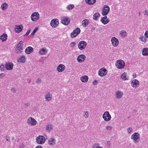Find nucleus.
<instances>
[{
	"label": "nucleus",
	"instance_id": "obj_32",
	"mask_svg": "<svg viewBox=\"0 0 148 148\" xmlns=\"http://www.w3.org/2000/svg\"><path fill=\"white\" fill-rule=\"evenodd\" d=\"M8 7V5L7 3H4L1 5V8L2 10H4L7 9Z\"/></svg>",
	"mask_w": 148,
	"mask_h": 148
},
{
	"label": "nucleus",
	"instance_id": "obj_20",
	"mask_svg": "<svg viewBox=\"0 0 148 148\" xmlns=\"http://www.w3.org/2000/svg\"><path fill=\"white\" fill-rule=\"evenodd\" d=\"M123 95V92L118 90L115 93V97L117 99H120L121 98Z\"/></svg>",
	"mask_w": 148,
	"mask_h": 148
},
{
	"label": "nucleus",
	"instance_id": "obj_6",
	"mask_svg": "<svg viewBox=\"0 0 148 148\" xmlns=\"http://www.w3.org/2000/svg\"><path fill=\"white\" fill-rule=\"evenodd\" d=\"M61 22L62 23L65 25H67L70 23V20L67 16H63L61 18Z\"/></svg>",
	"mask_w": 148,
	"mask_h": 148
},
{
	"label": "nucleus",
	"instance_id": "obj_25",
	"mask_svg": "<svg viewBox=\"0 0 148 148\" xmlns=\"http://www.w3.org/2000/svg\"><path fill=\"white\" fill-rule=\"evenodd\" d=\"M89 23V21L87 19H85L82 21V25L83 27H86L88 25Z\"/></svg>",
	"mask_w": 148,
	"mask_h": 148
},
{
	"label": "nucleus",
	"instance_id": "obj_27",
	"mask_svg": "<svg viewBox=\"0 0 148 148\" xmlns=\"http://www.w3.org/2000/svg\"><path fill=\"white\" fill-rule=\"evenodd\" d=\"M47 52V50L45 48H42L39 51V53L40 55H45Z\"/></svg>",
	"mask_w": 148,
	"mask_h": 148
},
{
	"label": "nucleus",
	"instance_id": "obj_38",
	"mask_svg": "<svg viewBox=\"0 0 148 148\" xmlns=\"http://www.w3.org/2000/svg\"><path fill=\"white\" fill-rule=\"evenodd\" d=\"M38 27L35 28L33 30V31L30 34V36L31 37H33L35 33L38 30Z\"/></svg>",
	"mask_w": 148,
	"mask_h": 148
},
{
	"label": "nucleus",
	"instance_id": "obj_30",
	"mask_svg": "<svg viewBox=\"0 0 148 148\" xmlns=\"http://www.w3.org/2000/svg\"><path fill=\"white\" fill-rule=\"evenodd\" d=\"M48 143L49 145H54L56 143L55 139L53 138H51L49 140Z\"/></svg>",
	"mask_w": 148,
	"mask_h": 148
},
{
	"label": "nucleus",
	"instance_id": "obj_47",
	"mask_svg": "<svg viewBox=\"0 0 148 148\" xmlns=\"http://www.w3.org/2000/svg\"><path fill=\"white\" fill-rule=\"evenodd\" d=\"M76 44L75 42H71L70 44V46L71 47H74Z\"/></svg>",
	"mask_w": 148,
	"mask_h": 148
},
{
	"label": "nucleus",
	"instance_id": "obj_19",
	"mask_svg": "<svg viewBox=\"0 0 148 148\" xmlns=\"http://www.w3.org/2000/svg\"><path fill=\"white\" fill-rule=\"evenodd\" d=\"M65 68V66L63 64H60L57 67V70L61 72L64 71Z\"/></svg>",
	"mask_w": 148,
	"mask_h": 148
},
{
	"label": "nucleus",
	"instance_id": "obj_35",
	"mask_svg": "<svg viewBox=\"0 0 148 148\" xmlns=\"http://www.w3.org/2000/svg\"><path fill=\"white\" fill-rule=\"evenodd\" d=\"M100 14L99 12H97L95 13L94 14L93 16V19L96 21L97 20L99 17L100 16Z\"/></svg>",
	"mask_w": 148,
	"mask_h": 148
},
{
	"label": "nucleus",
	"instance_id": "obj_39",
	"mask_svg": "<svg viewBox=\"0 0 148 148\" xmlns=\"http://www.w3.org/2000/svg\"><path fill=\"white\" fill-rule=\"evenodd\" d=\"M83 115L84 117L86 118L88 117L89 113L88 111H85L83 113Z\"/></svg>",
	"mask_w": 148,
	"mask_h": 148
},
{
	"label": "nucleus",
	"instance_id": "obj_9",
	"mask_svg": "<svg viewBox=\"0 0 148 148\" xmlns=\"http://www.w3.org/2000/svg\"><path fill=\"white\" fill-rule=\"evenodd\" d=\"M110 10V8L109 6L105 5L102 10L101 14L102 15L105 16L107 15Z\"/></svg>",
	"mask_w": 148,
	"mask_h": 148
},
{
	"label": "nucleus",
	"instance_id": "obj_22",
	"mask_svg": "<svg viewBox=\"0 0 148 148\" xmlns=\"http://www.w3.org/2000/svg\"><path fill=\"white\" fill-rule=\"evenodd\" d=\"M23 28V27L22 25H16L15 28V31L17 33L20 32L22 31Z\"/></svg>",
	"mask_w": 148,
	"mask_h": 148
},
{
	"label": "nucleus",
	"instance_id": "obj_24",
	"mask_svg": "<svg viewBox=\"0 0 148 148\" xmlns=\"http://www.w3.org/2000/svg\"><path fill=\"white\" fill-rule=\"evenodd\" d=\"M88 77L86 75H83L80 78L81 81L84 83H86L88 82Z\"/></svg>",
	"mask_w": 148,
	"mask_h": 148
},
{
	"label": "nucleus",
	"instance_id": "obj_50",
	"mask_svg": "<svg viewBox=\"0 0 148 148\" xmlns=\"http://www.w3.org/2000/svg\"><path fill=\"white\" fill-rule=\"evenodd\" d=\"M11 92H13L14 93L15 92H16V90H15V88H12L11 89Z\"/></svg>",
	"mask_w": 148,
	"mask_h": 148
},
{
	"label": "nucleus",
	"instance_id": "obj_7",
	"mask_svg": "<svg viewBox=\"0 0 148 148\" xmlns=\"http://www.w3.org/2000/svg\"><path fill=\"white\" fill-rule=\"evenodd\" d=\"M86 42L82 40L79 42L78 47L80 50H82L86 48Z\"/></svg>",
	"mask_w": 148,
	"mask_h": 148
},
{
	"label": "nucleus",
	"instance_id": "obj_13",
	"mask_svg": "<svg viewBox=\"0 0 148 148\" xmlns=\"http://www.w3.org/2000/svg\"><path fill=\"white\" fill-rule=\"evenodd\" d=\"M140 82L136 79H134L131 82V84L132 86L135 88H137L139 86Z\"/></svg>",
	"mask_w": 148,
	"mask_h": 148
},
{
	"label": "nucleus",
	"instance_id": "obj_8",
	"mask_svg": "<svg viewBox=\"0 0 148 148\" xmlns=\"http://www.w3.org/2000/svg\"><path fill=\"white\" fill-rule=\"evenodd\" d=\"M28 124L31 126H35L37 123V121L32 117H29L27 120Z\"/></svg>",
	"mask_w": 148,
	"mask_h": 148
},
{
	"label": "nucleus",
	"instance_id": "obj_41",
	"mask_svg": "<svg viewBox=\"0 0 148 148\" xmlns=\"http://www.w3.org/2000/svg\"><path fill=\"white\" fill-rule=\"evenodd\" d=\"M127 132L128 134H131L133 131L132 128L129 127L127 129Z\"/></svg>",
	"mask_w": 148,
	"mask_h": 148
},
{
	"label": "nucleus",
	"instance_id": "obj_51",
	"mask_svg": "<svg viewBox=\"0 0 148 148\" xmlns=\"http://www.w3.org/2000/svg\"><path fill=\"white\" fill-rule=\"evenodd\" d=\"M36 81L37 83H40L41 82V79L39 78H38L37 79Z\"/></svg>",
	"mask_w": 148,
	"mask_h": 148
},
{
	"label": "nucleus",
	"instance_id": "obj_37",
	"mask_svg": "<svg viewBox=\"0 0 148 148\" xmlns=\"http://www.w3.org/2000/svg\"><path fill=\"white\" fill-rule=\"evenodd\" d=\"M25 58L24 56H21L18 59V61L21 62H23L25 61Z\"/></svg>",
	"mask_w": 148,
	"mask_h": 148
},
{
	"label": "nucleus",
	"instance_id": "obj_15",
	"mask_svg": "<svg viewBox=\"0 0 148 148\" xmlns=\"http://www.w3.org/2000/svg\"><path fill=\"white\" fill-rule=\"evenodd\" d=\"M86 56L83 54L80 55L77 57V60L79 63L83 62L85 60Z\"/></svg>",
	"mask_w": 148,
	"mask_h": 148
},
{
	"label": "nucleus",
	"instance_id": "obj_28",
	"mask_svg": "<svg viewBox=\"0 0 148 148\" xmlns=\"http://www.w3.org/2000/svg\"><path fill=\"white\" fill-rule=\"evenodd\" d=\"M53 127V126L51 124H49L46 126L45 129L47 131L49 132L51 131Z\"/></svg>",
	"mask_w": 148,
	"mask_h": 148
},
{
	"label": "nucleus",
	"instance_id": "obj_31",
	"mask_svg": "<svg viewBox=\"0 0 148 148\" xmlns=\"http://www.w3.org/2000/svg\"><path fill=\"white\" fill-rule=\"evenodd\" d=\"M142 54L145 56H148V48H145L143 49L142 51Z\"/></svg>",
	"mask_w": 148,
	"mask_h": 148
},
{
	"label": "nucleus",
	"instance_id": "obj_1",
	"mask_svg": "<svg viewBox=\"0 0 148 148\" xmlns=\"http://www.w3.org/2000/svg\"><path fill=\"white\" fill-rule=\"evenodd\" d=\"M31 20L33 22H36L40 18V15L38 12H33L31 16Z\"/></svg>",
	"mask_w": 148,
	"mask_h": 148
},
{
	"label": "nucleus",
	"instance_id": "obj_52",
	"mask_svg": "<svg viewBox=\"0 0 148 148\" xmlns=\"http://www.w3.org/2000/svg\"><path fill=\"white\" fill-rule=\"evenodd\" d=\"M35 148H43V147L41 145H38L36 146Z\"/></svg>",
	"mask_w": 148,
	"mask_h": 148
},
{
	"label": "nucleus",
	"instance_id": "obj_21",
	"mask_svg": "<svg viewBox=\"0 0 148 148\" xmlns=\"http://www.w3.org/2000/svg\"><path fill=\"white\" fill-rule=\"evenodd\" d=\"M101 21L102 23L105 25L109 22L110 20L107 18L106 16H105L104 17L101 18Z\"/></svg>",
	"mask_w": 148,
	"mask_h": 148
},
{
	"label": "nucleus",
	"instance_id": "obj_40",
	"mask_svg": "<svg viewBox=\"0 0 148 148\" xmlns=\"http://www.w3.org/2000/svg\"><path fill=\"white\" fill-rule=\"evenodd\" d=\"M74 6L73 5L70 4L67 7V9L69 10H71L74 8Z\"/></svg>",
	"mask_w": 148,
	"mask_h": 148
},
{
	"label": "nucleus",
	"instance_id": "obj_33",
	"mask_svg": "<svg viewBox=\"0 0 148 148\" xmlns=\"http://www.w3.org/2000/svg\"><path fill=\"white\" fill-rule=\"evenodd\" d=\"M7 35L5 34H3L0 36V39L2 41H4L7 40Z\"/></svg>",
	"mask_w": 148,
	"mask_h": 148
},
{
	"label": "nucleus",
	"instance_id": "obj_16",
	"mask_svg": "<svg viewBox=\"0 0 148 148\" xmlns=\"http://www.w3.org/2000/svg\"><path fill=\"white\" fill-rule=\"evenodd\" d=\"M111 41L112 45L114 47H117L119 43L118 39L114 37L112 38Z\"/></svg>",
	"mask_w": 148,
	"mask_h": 148
},
{
	"label": "nucleus",
	"instance_id": "obj_18",
	"mask_svg": "<svg viewBox=\"0 0 148 148\" xmlns=\"http://www.w3.org/2000/svg\"><path fill=\"white\" fill-rule=\"evenodd\" d=\"M52 97V94L49 92L47 93L45 95V98L46 101H49L51 100Z\"/></svg>",
	"mask_w": 148,
	"mask_h": 148
},
{
	"label": "nucleus",
	"instance_id": "obj_48",
	"mask_svg": "<svg viewBox=\"0 0 148 148\" xmlns=\"http://www.w3.org/2000/svg\"><path fill=\"white\" fill-rule=\"evenodd\" d=\"M145 37L148 38V31H146L144 34Z\"/></svg>",
	"mask_w": 148,
	"mask_h": 148
},
{
	"label": "nucleus",
	"instance_id": "obj_4",
	"mask_svg": "<svg viewBox=\"0 0 148 148\" xmlns=\"http://www.w3.org/2000/svg\"><path fill=\"white\" fill-rule=\"evenodd\" d=\"M116 67L118 69H121L125 66V62L121 60H117L115 63Z\"/></svg>",
	"mask_w": 148,
	"mask_h": 148
},
{
	"label": "nucleus",
	"instance_id": "obj_42",
	"mask_svg": "<svg viewBox=\"0 0 148 148\" xmlns=\"http://www.w3.org/2000/svg\"><path fill=\"white\" fill-rule=\"evenodd\" d=\"M143 14L145 15L148 16V9L145 10L143 12Z\"/></svg>",
	"mask_w": 148,
	"mask_h": 148
},
{
	"label": "nucleus",
	"instance_id": "obj_54",
	"mask_svg": "<svg viewBox=\"0 0 148 148\" xmlns=\"http://www.w3.org/2000/svg\"><path fill=\"white\" fill-rule=\"evenodd\" d=\"M96 148H103L101 146H97Z\"/></svg>",
	"mask_w": 148,
	"mask_h": 148
},
{
	"label": "nucleus",
	"instance_id": "obj_2",
	"mask_svg": "<svg viewBox=\"0 0 148 148\" xmlns=\"http://www.w3.org/2000/svg\"><path fill=\"white\" fill-rule=\"evenodd\" d=\"M131 138L133 140L134 143H138L140 140V134L138 133H134L131 135Z\"/></svg>",
	"mask_w": 148,
	"mask_h": 148
},
{
	"label": "nucleus",
	"instance_id": "obj_43",
	"mask_svg": "<svg viewBox=\"0 0 148 148\" xmlns=\"http://www.w3.org/2000/svg\"><path fill=\"white\" fill-rule=\"evenodd\" d=\"M106 129L107 130H111L112 128V127L111 126H107L106 127Z\"/></svg>",
	"mask_w": 148,
	"mask_h": 148
},
{
	"label": "nucleus",
	"instance_id": "obj_34",
	"mask_svg": "<svg viewBox=\"0 0 148 148\" xmlns=\"http://www.w3.org/2000/svg\"><path fill=\"white\" fill-rule=\"evenodd\" d=\"M96 0H85L86 2L89 5L93 4L96 2Z\"/></svg>",
	"mask_w": 148,
	"mask_h": 148
},
{
	"label": "nucleus",
	"instance_id": "obj_11",
	"mask_svg": "<svg viewBox=\"0 0 148 148\" xmlns=\"http://www.w3.org/2000/svg\"><path fill=\"white\" fill-rule=\"evenodd\" d=\"M107 73V71L106 69L103 67L100 69L98 72V75L101 77H103L106 75Z\"/></svg>",
	"mask_w": 148,
	"mask_h": 148
},
{
	"label": "nucleus",
	"instance_id": "obj_36",
	"mask_svg": "<svg viewBox=\"0 0 148 148\" xmlns=\"http://www.w3.org/2000/svg\"><path fill=\"white\" fill-rule=\"evenodd\" d=\"M121 78L124 80H127L128 79V78L126 76V74L125 73H123L121 75Z\"/></svg>",
	"mask_w": 148,
	"mask_h": 148
},
{
	"label": "nucleus",
	"instance_id": "obj_44",
	"mask_svg": "<svg viewBox=\"0 0 148 148\" xmlns=\"http://www.w3.org/2000/svg\"><path fill=\"white\" fill-rule=\"evenodd\" d=\"M4 66L3 64H1L0 65V70L1 71H4Z\"/></svg>",
	"mask_w": 148,
	"mask_h": 148
},
{
	"label": "nucleus",
	"instance_id": "obj_12",
	"mask_svg": "<svg viewBox=\"0 0 148 148\" xmlns=\"http://www.w3.org/2000/svg\"><path fill=\"white\" fill-rule=\"evenodd\" d=\"M59 24L58 20L56 18L52 20L50 22L51 26L53 28L57 27Z\"/></svg>",
	"mask_w": 148,
	"mask_h": 148
},
{
	"label": "nucleus",
	"instance_id": "obj_5",
	"mask_svg": "<svg viewBox=\"0 0 148 148\" xmlns=\"http://www.w3.org/2000/svg\"><path fill=\"white\" fill-rule=\"evenodd\" d=\"M102 117L104 120L108 122L110 121L111 118V116L108 111H106L103 114Z\"/></svg>",
	"mask_w": 148,
	"mask_h": 148
},
{
	"label": "nucleus",
	"instance_id": "obj_45",
	"mask_svg": "<svg viewBox=\"0 0 148 148\" xmlns=\"http://www.w3.org/2000/svg\"><path fill=\"white\" fill-rule=\"evenodd\" d=\"M30 31H31L30 29H29L27 31V32H26L25 34L24 35V37L26 36L29 34V33H30Z\"/></svg>",
	"mask_w": 148,
	"mask_h": 148
},
{
	"label": "nucleus",
	"instance_id": "obj_46",
	"mask_svg": "<svg viewBox=\"0 0 148 148\" xmlns=\"http://www.w3.org/2000/svg\"><path fill=\"white\" fill-rule=\"evenodd\" d=\"M5 74L3 73H2L0 74V78L1 79L5 77Z\"/></svg>",
	"mask_w": 148,
	"mask_h": 148
},
{
	"label": "nucleus",
	"instance_id": "obj_14",
	"mask_svg": "<svg viewBox=\"0 0 148 148\" xmlns=\"http://www.w3.org/2000/svg\"><path fill=\"white\" fill-rule=\"evenodd\" d=\"M80 32V30L79 28L77 27L74 30L73 32L71 34V37H75Z\"/></svg>",
	"mask_w": 148,
	"mask_h": 148
},
{
	"label": "nucleus",
	"instance_id": "obj_26",
	"mask_svg": "<svg viewBox=\"0 0 148 148\" xmlns=\"http://www.w3.org/2000/svg\"><path fill=\"white\" fill-rule=\"evenodd\" d=\"M127 34V32L125 30H123L119 32V35L122 38L125 37Z\"/></svg>",
	"mask_w": 148,
	"mask_h": 148
},
{
	"label": "nucleus",
	"instance_id": "obj_17",
	"mask_svg": "<svg viewBox=\"0 0 148 148\" xmlns=\"http://www.w3.org/2000/svg\"><path fill=\"white\" fill-rule=\"evenodd\" d=\"M13 64L11 62H6L5 64V68L6 70H10L13 68Z\"/></svg>",
	"mask_w": 148,
	"mask_h": 148
},
{
	"label": "nucleus",
	"instance_id": "obj_23",
	"mask_svg": "<svg viewBox=\"0 0 148 148\" xmlns=\"http://www.w3.org/2000/svg\"><path fill=\"white\" fill-rule=\"evenodd\" d=\"M33 51V48L31 47H28L26 48L25 50V53L29 54H30Z\"/></svg>",
	"mask_w": 148,
	"mask_h": 148
},
{
	"label": "nucleus",
	"instance_id": "obj_10",
	"mask_svg": "<svg viewBox=\"0 0 148 148\" xmlns=\"http://www.w3.org/2000/svg\"><path fill=\"white\" fill-rule=\"evenodd\" d=\"M45 141V137L42 136H39L36 138V142L39 144H42L44 143Z\"/></svg>",
	"mask_w": 148,
	"mask_h": 148
},
{
	"label": "nucleus",
	"instance_id": "obj_3",
	"mask_svg": "<svg viewBox=\"0 0 148 148\" xmlns=\"http://www.w3.org/2000/svg\"><path fill=\"white\" fill-rule=\"evenodd\" d=\"M23 42L22 41H20L18 44L16 48V52L17 53H20L23 51Z\"/></svg>",
	"mask_w": 148,
	"mask_h": 148
},
{
	"label": "nucleus",
	"instance_id": "obj_29",
	"mask_svg": "<svg viewBox=\"0 0 148 148\" xmlns=\"http://www.w3.org/2000/svg\"><path fill=\"white\" fill-rule=\"evenodd\" d=\"M139 39L140 41L144 43H145L147 40L145 36H144L143 35L140 36L139 37Z\"/></svg>",
	"mask_w": 148,
	"mask_h": 148
},
{
	"label": "nucleus",
	"instance_id": "obj_49",
	"mask_svg": "<svg viewBox=\"0 0 148 148\" xmlns=\"http://www.w3.org/2000/svg\"><path fill=\"white\" fill-rule=\"evenodd\" d=\"M97 80H94L92 82V84L94 85H96V84H97Z\"/></svg>",
	"mask_w": 148,
	"mask_h": 148
},
{
	"label": "nucleus",
	"instance_id": "obj_53",
	"mask_svg": "<svg viewBox=\"0 0 148 148\" xmlns=\"http://www.w3.org/2000/svg\"><path fill=\"white\" fill-rule=\"evenodd\" d=\"M25 105L27 106H28L29 105V103H25Z\"/></svg>",
	"mask_w": 148,
	"mask_h": 148
},
{
	"label": "nucleus",
	"instance_id": "obj_55",
	"mask_svg": "<svg viewBox=\"0 0 148 148\" xmlns=\"http://www.w3.org/2000/svg\"><path fill=\"white\" fill-rule=\"evenodd\" d=\"M6 140H8V139H7Z\"/></svg>",
	"mask_w": 148,
	"mask_h": 148
}]
</instances>
